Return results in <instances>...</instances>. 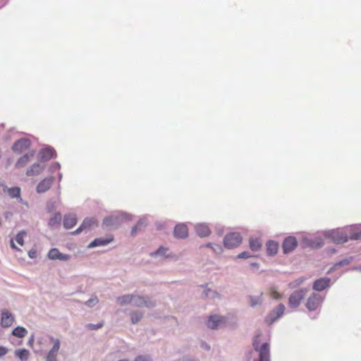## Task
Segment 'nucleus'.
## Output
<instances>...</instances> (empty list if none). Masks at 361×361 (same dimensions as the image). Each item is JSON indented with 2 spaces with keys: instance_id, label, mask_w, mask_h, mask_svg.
Masks as SVG:
<instances>
[{
  "instance_id": "nucleus-2",
  "label": "nucleus",
  "mask_w": 361,
  "mask_h": 361,
  "mask_svg": "<svg viewBox=\"0 0 361 361\" xmlns=\"http://www.w3.org/2000/svg\"><path fill=\"white\" fill-rule=\"evenodd\" d=\"M116 300L121 306L128 304H132L135 307H151L153 305V303L150 300L134 295H125L117 298Z\"/></svg>"
},
{
  "instance_id": "nucleus-7",
  "label": "nucleus",
  "mask_w": 361,
  "mask_h": 361,
  "mask_svg": "<svg viewBox=\"0 0 361 361\" xmlns=\"http://www.w3.org/2000/svg\"><path fill=\"white\" fill-rule=\"evenodd\" d=\"M50 340L53 343V347L48 353L46 357V361H56L61 343L58 338H54V337H51Z\"/></svg>"
},
{
  "instance_id": "nucleus-11",
  "label": "nucleus",
  "mask_w": 361,
  "mask_h": 361,
  "mask_svg": "<svg viewBox=\"0 0 361 361\" xmlns=\"http://www.w3.org/2000/svg\"><path fill=\"white\" fill-rule=\"evenodd\" d=\"M298 245V241L293 236L286 238L283 243V251L285 254L292 252Z\"/></svg>"
},
{
  "instance_id": "nucleus-23",
  "label": "nucleus",
  "mask_w": 361,
  "mask_h": 361,
  "mask_svg": "<svg viewBox=\"0 0 361 361\" xmlns=\"http://www.w3.org/2000/svg\"><path fill=\"white\" fill-rule=\"evenodd\" d=\"M279 250V244L273 240H270L267 243V250L269 255H274Z\"/></svg>"
},
{
  "instance_id": "nucleus-4",
  "label": "nucleus",
  "mask_w": 361,
  "mask_h": 361,
  "mask_svg": "<svg viewBox=\"0 0 361 361\" xmlns=\"http://www.w3.org/2000/svg\"><path fill=\"white\" fill-rule=\"evenodd\" d=\"M241 241L242 238L239 233H231L225 236L224 244L226 247L232 249L238 246Z\"/></svg>"
},
{
  "instance_id": "nucleus-18",
  "label": "nucleus",
  "mask_w": 361,
  "mask_h": 361,
  "mask_svg": "<svg viewBox=\"0 0 361 361\" xmlns=\"http://www.w3.org/2000/svg\"><path fill=\"white\" fill-rule=\"evenodd\" d=\"M174 235L176 238H185L188 235V229L185 224H178L174 228Z\"/></svg>"
},
{
  "instance_id": "nucleus-33",
  "label": "nucleus",
  "mask_w": 361,
  "mask_h": 361,
  "mask_svg": "<svg viewBox=\"0 0 361 361\" xmlns=\"http://www.w3.org/2000/svg\"><path fill=\"white\" fill-rule=\"evenodd\" d=\"M103 324L104 323L103 322H100L97 324H88L86 325V328L90 329V330H97L98 329H100L101 327L103 326Z\"/></svg>"
},
{
  "instance_id": "nucleus-16",
  "label": "nucleus",
  "mask_w": 361,
  "mask_h": 361,
  "mask_svg": "<svg viewBox=\"0 0 361 361\" xmlns=\"http://www.w3.org/2000/svg\"><path fill=\"white\" fill-rule=\"evenodd\" d=\"M44 169V165L39 163H35L31 165L26 171L27 176L39 175Z\"/></svg>"
},
{
  "instance_id": "nucleus-14",
  "label": "nucleus",
  "mask_w": 361,
  "mask_h": 361,
  "mask_svg": "<svg viewBox=\"0 0 361 361\" xmlns=\"http://www.w3.org/2000/svg\"><path fill=\"white\" fill-rule=\"evenodd\" d=\"M97 226V221L94 218H86L82 223V224L79 226L78 228H77L74 233H79L80 232L86 230L90 229L94 226Z\"/></svg>"
},
{
  "instance_id": "nucleus-36",
  "label": "nucleus",
  "mask_w": 361,
  "mask_h": 361,
  "mask_svg": "<svg viewBox=\"0 0 361 361\" xmlns=\"http://www.w3.org/2000/svg\"><path fill=\"white\" fill-rule=\"evenodd\" d=\"M143 225L142 221H140L137 224L132 228L131 234L133 235L136 233L138 230H140L141 226Z\"/></svg>"
},
{
  "instance_id": "nucleus-8",
  "label": "nucleus",
  "mask_w": 361,
  "mask_h": 361,
  "mask_svg": "<svg viewBox=\"0 0 361 361\" xmlns=\"http://www.w3.org/2000/svg\"><path fill=\"white\" fill-rule=\"evenodd\" d=\"M55 180L54 177H47L42 180L36 188L37 193H44L49 190Z\"/></svg>"
},
{
  "instance_id": "nucleus-39",
  "label": "nucleus",
  "mask_w": 361,
  "mask_h": 361,
  "mask_svg": "<svg viewBox=\"0 0 361 361\" xmlns=\"http://www.w3.org/2000/svg\"><path fill=\"white\" fill-rule=\"evenodd\" d=\"M28 256L32 258V259H35L37 257V250L35 249H32L30 250L29 252H28Z\"/></svg>"
},
{
  "instance_id": "nucleus-12",
  "label": "nucleus",
  "mask_w": 361,
  "mask_h": 361,
  "mask_svg": "<svg viewBox=\"0 0 361 361\" xmlns=\"http://www.w3.org/2000/svg\"><path fill=\"white\" fill-rule=\"evenodd\" d=\"M14 322V317L13 314L9 312L7 310H3L1 311V325L4 328L11 326Z\"/></svg>"
},
{
  "instance_id": "nucleus-13",
  "label": "nucleus",
  "mask_w": 361,
  "mask_h": 361,
  "mask_svg": "<svg viewBox=\"0 0 361 361\" xmlns=\"http://www.w3.org/2000/svg\"><path fill=\"white\" fill-rule=\"evenodd\" d=\"M47 256L49 259L52 260L59 259L61 261H67L70 259V256L68 255L60 252V251L57 248L51 249L49 251Z\"/></svg>"
},
{
  "instance_id": "nucleus-40",
  "label": "nucleus",
  "mask_w": 361,
  "mask_h": 361,
  "mask_svg": "<svg viewBox=\"0 0 361 361\" xmlns=\"http://www.w3.org/2000/svg\"><path fill=\"white\" fill-rule=\"evenodd\" d=\"M250 257H251V255H250L249 252H246V251L243 252L238 255V258H241V259H245V258H248Z\"/></svg>"
},
{
  "instance_id": "nucleus-22",
  "label": "nucleus",
  "mask_w": 361,
  "mask_h": 361,
  "mask_svg": "<svg viewBox=\"0 0 361 361\" xmlns=\"http://www.w3.org/2000/svg\"><path fill=\"white\" fill-rule=\"evenodd\" d=\"M77 223V219L74 214H66L63 219V226L66 228H73Z\"/></svg>"
},
{
  "instance_id": "nucleus-27",
  "label": "nucleus",
  "mask_w": 361,
  "mask_h": 361,
  "mask_svg": "<svg viewBox=\"0 0 361 361\" xmlns=\"http://www.w3.org/2000/svg\"><path fill=\"white\" fill-rule=\"evenodd\" d=\"M27 331L21 326H18L13 330L12 334L18 338H23L26 336Z\"/></svg>"
},
{
  "instance_id": "nucleus-10",
  "label": "nucleus",
  "mask_w": 361,
  "mask_h": 361,
  "mask_svg": "<svg viewBox=\"0 0 361 361\" xmlns=\"http://www.w3.org/2000/svg\"><path fill=\"white\" fill-rule=\"evenodd\" d=\"M35 155V152L34 150L29 151L25 153L24 155L20 157L18 160L16 161L15 166L17 169H21L25 167L28 163H30Z\"/></svg>"
},
{
  "instance_id": "nucleus-30",
  "label": "nucleus",
  "mask_w": 361,
  "mask_h": 361,
  "mask_svg": "<svg viewBox=\"0 0 361 361\" xmlns=\"http://www.w3.org/2000/svg\"><path fill=\"white\" fill-rule=\"evenodd\" d=\"M269 295L271 298L275 300H280L282 298L281 294H280L275 287H271L268 290Z\"/></svg>"
},
{
  "instance_id": "nucleus-44",
  "label": "nucleus",
  "mask_w": 361,
  "mask_h": 361,
  "mask_svg": "<svg viewBox=\"0 0 361 361\" xmlns=\"http://www.w3.org/2000/svg\"><path fill=\"white\" fill-rule=\"evenodd\" d=\"M8 353L7 348L0 346V357L5 355Z\"/></svg>"
},
{
  "instance_id": "nucleus-26",
  "label": "nucleus",
  "mask_w": 361,
  "mask_h": 361,
  "mask_svg": "<svg viewBox=\"0 0 361 361\" xmlns=\"http://www.w3.org/2000/svg\"><path fill=\"white\" fill-rule=\"evenodd\" d=\"M61 221V215L60 213H56L53 217H51L49 221V226L51 228H54L56 226H59Z\"/></svg>"
},
{
  "instance_id": "nucleus-38",
  "label": "nucleus",
  "mask_w": 361,
  "mask_h": 361,
  "mask_svg": "<svg viewBox=\"0 0 361 361\" xmlns=\"http://www.w3.org/2000/svg\"><path fill=\"white\" fill-rule=\"evenodd\" d=\"M304 279H297L296 281H295L294 282H292L290 283V286L291 288H295L298 286H299L300 283H302L303 282Z\"/></svg>"
},
{
  "instance_id": "nucleus-31",
  "label": "nucleus",
  "mask_w": 361,
  "mask_h": 361,
  "mask_svg": "<svg viewBox=\"0 0 361 361\" xmlns=\"http://www.w3.org/2000/svg\"><path fill=\"white\" fill-rule=\"evenodd\" d=\"M26 235V233L25 231H20L16 235V240L17 243L23 246L24 245V237Z\"/></svg>"
},
{
  "instance_id": "nucleus-43",
  "label": "nucleus",
  "mask_w": 361,
  "mask_h": 361,
  "mask_svg": "<svg viewBox=\"0 0 361 361\" xmlns=\"http://www.w3.org/2000/svg\"><path fill=\"white\" fill-rule=\"evenodd\" d=\"M204 294L206 297H209V294H212V297H214L215 295H218V293L215 291H212L211 290H207L204 291Z\"/></svg>"
},
{
  "instance_id": "nucleus-47",
  "label": "nucleus",
  "mask_w": 361,
  "mask_h": 361,
  "mask_svg": "<svg viewBox=\"0 0 361 361\" xmlns=\"http://www.w3.org/2000/svg\"><path fill=\"white\" fill-rule=\"evenodd\" d=\"M216 247H217V248H216H216H214V247H212V248H213V249H214V250L215 252H219H219H221V247H220V246H219V245H217Z\"/></svg>"
},
{
  "instance_id": "nucleus-49",
  "label": "nucleus",
  "mask_w": 361,
  "mask_h": 361,
  "mask_svg": "<svg viewBox=\"0 0 361 361\" xmlns=\"http://www.w3.org/2000/svg\"><path fill=\"white\" fill-rule=\"evenodd\" d=\"M251 265H252V266H256V267H257V266H258V264H256V263L252 264Z\"/></svg>"
},
{
  "instance_id": "nucleus-9",
  "label": "nucleus",
  "mask_w": 361,
  "mask_h": 361,
  "mask_svg": "<svg viewBox=\"0 0 361 361\" xmlns=\"http://www.w3.org/2000/svg\"><path fill=\"white\" fill-rule=\"evenodd\" d=\"M285 310V306L283 304H279L276 309H274L266 318V322L269 324H271L276 319L281 317Z\"/></svg>"
},
{
  "instance_id": "nucleus-28",
  "label": "nucleus",
  "mask_w": 361,
  "mask_h": 361,
  "mask_svg": "<svg viewBox=\"0 0 361 361\" xmlns=\"http://www.w3.org/2000/svg\"><path fill=\"white\" fill-rule=\"evenodd\" d=\"M118 221V218L117 216H111L106 217L103 221V225L106 226H111L116 225Z\"/></svg>"
},
{
  "instance_id": "nucleus-50",
  "label": "nucleus",
  "mask_w": 361,
  "mask_h": 361,
  "mask_svg": "<svg viewBox=\"0 0 361 361\" xmlns=\"http://www.w3.org/2000/svg\"><path fill=\"white\" fill-rule=\"evenodd\" d=\"M32 339H30V341H29V343H32Z\"/></svg>"
},
{
  "instance_id": "nucleus-48",
  "label": "nucleus",
  "mask_w": 361,
  "mask_h": 361,
  "mask_svg": "<svg viewBox=\"0 0 361 361\" xmlns=\"http://www.w3.org/2000/svg\"><path fill=\"white\" fill-rule=\"evenodd\" d=\"M348 260H343L342 262H340L338 264L339 265H342L343 264H348Z\"/></svg>"
},
{
  "instance_id": "nucleus-5",
  "label": "nucleus",
  "mask_w": 361,
  "mask_h": 361,
  "mask_svg": "<svg viewBox=\"0 0 361 361\" xmlns=\"http://www.w3.org/2000/svg\"><path fill=\"white\" fill-rule=\"evenodd\" d=\"M324 298L319 293H312L307 300L305 306L310 311L316 310L322 305Z\"/></svg>"
},
{
  "instance_id": "nucleus-6",
  "label": "nucleus",
  "mask_w": 361,
  "mask_h": 361,
  "mask_svg": "<svg viewBox=\"0 0 361 361\" xmlns=\"http://www.w3.org/2000/svg\"><path fill=\"white\" fill-rule=\"evenodd\" d=\"M30 140L27 138H22L16 141L12 147L14 152L21 154L27 151L30 147Z\"/></svg>"
},
{
  "instance_id": "nucleus-41",
  "label": "nucleus",
  "mask_w": 361,
  "mask_h": 361,
  "mask_svg": "<svg viewBox=\"0 0 361 361\" xmlns=\"http://www.w3.org/2000/svg\"><path fill=\"white\" fill-rule=\"evenodd\" d=\"M359 238H361V231L358 232L354 231V234H352L351 239L357 240Z\"/></svg>"
},
{
  "instance_id": "nucleus-24",
  "label": "nucleus",
  "mask_w": 361,
  "mask_h": 361,
  "mask_svg": "<svg viewBox=\"0 0 361 361\" xmlns=\"http://www.w3.org/2000/svg\"><path fill=\"white\" fill-rule=\"evenodd\" d=\"M15 355L21 361H27L30 356L29 350L26 349H18L15 351Z\"/></svg>"
},
{
  "instance_id": "nucleus-20",
  "label": "nucleus",
  "mask_w": 361,
  "mask_h": 361,
  "mask_svg": "<svg viewBox=\"0 0 361 361\" xmlns=\"http://www.w3.org/2000/svg\"><path fill=\"white\" fill-rule=\"evenodd\" d=\"M114 240V238L112 235H109L108 237L103 238H99L94 239L90 245L89 247H94L97 246H104L109 243L112 242Z\"/></svg>"
},
{
  "instance_id": "nucleus-21",
  "label": "nucleus",
  "mask_w": 361,
  "mask_h": 361,
  "mask_svg": "<svg viewBox=\"0 0 361 361\" xmlns=\"http://www.w3.org/2000/svg\"><path fill=\"white\" fill-rule=\"evenodd\" d=\"M195 231H196L197 234L201 238L207 237L211 233L209 226L204 224H197L195 226Z\"/></svg>"
},
{
  "instance_id": "nucleus-45",
  "label": "nucleus",
  "mask_w": 361,
  "mask_h": 361,
  "mask_svg": "<svg viewBox=\"0 0 361 361\" xmlns=\"http://www.w3.org/2000/svg\"><path fill=\"white\" fill-rule=\"evenodd\" d=\"M317 240L318 241V242L317 243V245H313V243H312V244L311 245L312 247H320V246H322V245H323V243L322 242V240H319V239H317Z\"/></svg>"
},
{
  "instance_id": "nucleus-37",
  "label": "nucleus",
  "mask_w": 361,
  "mask_h": 361,
  "mask_svg": "<svg viewBox=\"0 0 361 361\" xmlns=\"http://www.w3.org/2000/svg\"><path fill=\"white\" fill-rule=\"evenodd\" d=\"M134 361H152L149 357L148 356H144V355H140L137 356Z\"/></svg>"
},
{
  "instance_id": "nucleus-17",
  "label": "nucleus",
  "mask_w": 361,
  "mask_h": 361,
  "mask_svg": "<svg viewBox=\"0 0 361 361\" xmlns=\"http://www.w3.org/2000/svg\"><path fill=\"white\" fill-rule=\"evenodd\" d=\"M331 279L329 278H321L314 281L313 289L317 291H322L329 286Z\"/></svg>"
},
{
  "instance_id": "nucleus-25",
  "label": "nucleus",
  "mask_w": 361,
  "mask_h": 361,
  "mask_svg": "<svg viewBox=\"0 0 361 361\" xmlns=\"http://www.w3.org/2000/svg\"><path fill=\"white\" fill-rule=\"evenodd\" d=\"M250 247L252 251H258L262 247L261 240L259 238H250Z\"/></svg>"
},
{
  "instance_id": "nucleus-1",
  "label": "nucleus",
  "mask_w": 361,
  "mask_h": 361,
  "mask_svg": "<svg viewBox=\"0 0 361 361\" xmlns=\"http://www.w3.org/2000/svg\"><path fill=\"white\" fill-rule=\"evenodd\" d=\"M352 234H354V229L352 227L333 229L326 231L324 236L337 244L344 243L348 238L351 239Z\"/></svg>"
},
{
  "instance_id": "nucleus-15",
  "label": "nucleus",
  "mask_w": 361,
  "mask_h": 361,
  "mask_svg": "<svg viewBox=\"0 0 361 361\" xmlns=\"http://www.w3.org/2000/svg\"><path fill=\"white\" fill-rule=\"evenodd\" d=\"M56 156L55 150L51 147L42 149L39 152V159L41 161H48Z\"/></svg>"
},
{
  "instance_id": "nucleus-19",
  "label": "nucleus",
  "mask_w": 361,
  "mask_h": 361,
  "mask_svg": "<svg viewBox=\"0 0 361 361\" xmlns=\"http://www.w3.org/2000/svg\"><path fill=\"white\" fill-rule=\"evenodd\" d=\"M223 322H224V317L217 315H212L209 317L207 322V326L209 329H215Z\"/></svg>"
},
{
  "instance_id": "nucleus-34",
  "label": "nucleus",
  "mask_w": 361,
  "mask_h": 361,
  "mask_svg": "<svg viewBox=\"0 0 361 361\" xmlns=\"http://www.w3.org/2000/svg\"><path fill=\"white\" fill-rule=\"evenodd\" d=\"M261 303H262L261 296L256 298H250V305L252 307H255L257 305H260Z\"/></svg>"
},
{
  "instance_id": "nucleus-42",
  "label": "nucleus",
  "mask_w": 361,
  "mask_h": 361,
  "mask_svg": "<svg viewBox=\"0 0 361 361\" xmlns=\"http://www.w3.org/2000/svg\"><path fill=\"white\" fill-rule=\"evenodd\" d=\"M167 251L166 248L164 247H159L157 251L155 252V255H164L166 252Z\"/></svg>"
},
{
  "instance_id": "nucleus-32",
  "label": "nucleus",
  "mask_w": 361,
  "mask_h": 361,
  "mask_svg": "<svg viewBox=\"0 0 361 361\" xmlns=\"http://www.w3.org/2000/svg\"><path fill=\"white\" fill-rule=\"evenodd\" d=\"M142 314L140 312H132L131 313L132 323L135 324V323L138 322L140 320V319L142 318Z\"/></svg>"
},
{
  "instance_id": "nucleus-29",
  "label": "nucleus",
  "mask_w": 361,
  "mask_h": 361,
  "mask_svg": "<svg viewBox=\"0 0 361 361\" xmlns=\"http://www.w3.org/2000/svg\"><path fill=\"white\" fill-rule=\"evenodd\" d=\"M7 192L9 196L12 198L20 197V188L19 187H13L7 190Z\"/></svg>"
},
{
  "instance_id": "nucleus-46",
  "label": "nucleus",
  "mask_w": 361,
  "mask_h": 361,
  "mask_svg": "<svg viewBox=\"0 0 361 361\" xmlns=\"http://www.w3.org/2000/svg\"><path fill=\"white\" fill-rule=\"evenodd\" d=\"M11 247H12L13 249L18 250V249L17 248V247L16 246V245L14 244V242H13V239H11Z\"/></svg>"
},
{
  "instance_id": "nucleus-3",
  "label": "nucleus",
  "mask_w": 361,
  "mask_h": 361,
  "mask_svg": "<svg viewBox=\"0 0 361 361\" xmlns=\"http://www.w3.org/2000/svg\"><path fill=\"white\" fill-rule=\"evenodd\" d=\"M307 293V289H300L294 291L289 297L288 305L291 308L299 307L301 301L304 299Z\"/></svg>"
},
{
  "instance_id": "nucleus-35",
  "label": "nucleus",
  "mask_w": 361,
  "mask_h": 361,
  "mask_svg": "<svg viewBox=\"0 0 361 361\" xmlns=\"http://www.w3.org/2000/svg\"><path fill=\"white\" fill-rule=\"evenodd\" d=\"M99 300L97 297H94L88 300L85 304L88 307H93L98 303Z\"/></svg>"
}]
</instances>
